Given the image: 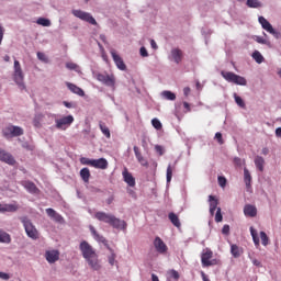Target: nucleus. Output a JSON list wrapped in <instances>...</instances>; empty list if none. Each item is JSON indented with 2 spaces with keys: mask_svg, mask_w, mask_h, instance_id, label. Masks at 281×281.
<instances>
[{
  "mask_svg": "<svg viewBox=\"0 0 281 281\" xmlns=\"http://www.w3.org/2000/svg\"><path fill=\"white\" fill-rule=\"evenodd\" d=\"M252 58L254 60H256V63H258V65H261V63H265V57L258 50H255L252 53Z\"/></svg>",
  "mask_w": 281,
  "mask_h": 281,
  "instance_id": "35",
  "label": "nucleus"
},
{
  "mask_svg": "<svg viewBox=\"0 0 281 281\" xmlns=\"http://www.w3.org/2000/svg\"><path fill=\"white\" fill-rule=\"evenodd\" d=\"M60 258V252L58 250H48L46 251V260L50 265H54V262H57V260Z\"/></svg>",
  "mask_w": 281,
  "mask_h": 281,
  "instance_id": "18",
  "label": "nucleus"
},
{
  "mask_svg": "<svg viewBox=\"0 0 281 281\" xmlns=\"http://www.w3.org/2000/svg\"><path fill=\"white\" fill-rule=\"evenodd\" d=\"M55 126L59 131H67L71 124H74V115H67L61 119L55 120Z\"/></svg>",
  "mask_w": 281,
  "mask_h": 281,
  "instance_id": "10",
  "label": "nucleus"
},
{
  "mask_svg": "<svg viewBox=\"0 0 281 281\" xmlns=\"http://www.w3.org/2000/svg\"><path fill=\"white\" fill-rule=\"evenodd\" d=\"M151 125L154 126V128H156V131H161V128H164L161 121H159L158 119H153Z\"/></svg>",
  "mask_w": 281,
  "mask_h": 281,
  "instance_id": "42",
  "label": "nucleus"
},
{
  "mask_svg": "<svg viewBox=\"0 0 281 281\" xmlns=\"http://www.w3.org/2000/svg\"><path fill=\"white\" fill-rule=\"evenodd\" d=\"M255 166L259 172H265V158H262V156H257L255 158Z\"/></svg>",
  "mask_w": 281,
  "mask_h": 281,
  "instance_id": "26",
  "label": "nucleus"
},
{
  "mask_svg": "<svg viewBox=\"0 0 281 281\" xmlns=\"http://www.w3.org/2000/svg\"><path fill=\"white\" fill-rule=\"evenodd\" d=\"M246 5L248 8H262V3L258 0H247Z\"/></svg>",
  "mask_w": 281,
  "mask_h": 281,
  "instance_id": "38",
  "label": "nucleus"
},
{
  "mask_svg": "<svg viewBox=\"0 0 281 281\" xmlns=\"http://www.w3.org/2000/svg\"><path fill=\"white\" fill-rule=\"evenodd\" d=\"M269 34H272L274 38H281V33L276 31L273 27H272V31H269Z\"/></svg>",
  "mask_w": 281,
  "mask_h": 281,
  "instance_id": "53",
  "label": "nucleus"
},
{
  "mask_svg": "<svg viewBox=\"0 0 281 281\" xmlns=\"http://www.w3.org/2000/svg\"><path fill=\"white\" fill-rule=\"evenodd\" d=\"M12 241V238L10 237V234L0 231V243H7L10 244Z\"/></svg>",
  "mask_w": 281,
  "mask_h": 281,
  "instance_id": "34",
  "label": "nucleus"
},
{
  "mask_svg": "<svg viewBox=\"0 0 281 281\" xmlns=\"http://www.w3.org/2000/svg\"><path fill=\"white\" fill-rule=\"evenodd\" d=\"M151 281H159V277H157V274L153 273Z\"/></svg>",
  "mask_w": 281,
  "mask_h": 281,
  "instance_id": "62",
  "label": "nucleus"
},
{
  "mask_svg": "<svg viewBox=\"0 0 281 281\" xmlns=\"http://www.w3.org/2000/svg\"><path fill=\"white\" fill-rule=\"evenodd\" d=\"M154 247L158 254H168V246L164 243L161 237H156L154 239Z\"/></svg>",
  "mask_w": 281,
  "mask_h": 281,
  "instance_id": "13",
  "label": "nucleus"
},
{
  "mask_svg": "<svg viewBox=\"0 0 281 281\" xmlns=\"http://www.w3.org/2000/svg\"><path fill=\"white\" fill-rule=\"evenodd\" d=\"M259 23L266 30V32L273 31V26L267 21V19H265V16H259Z\"/></svg>",
  "mask_w": 281,
  "mask_h": 281,
  "instance_id": "27",
  "label": "nucleus"
},
{
  "mask_svg": "<svg viewBox=\"0 0 281 281\" xmlns=\"http://www.w3.org/2000/svg\"><path fill=\"white\" fill-rule=\"evenodd\" d=\"M134 154L138 164H140V166H144L145 168H148V160L144 156H142V151H139V147L134 146Z\"/></svg>",
  "mask_w": 281,
  "mask_h": 281,
  "instance_id": "20",
  "label": "nucleus"
},
{
  "mask_svg": "<svg viewBox=\"0 0 281 281\" xmlns=\"http://www.w3.org/2000/svg\"><path fill=\"white\" fill-rule=\"evenodd\" d=\"M183 93H184V95H190V88H184L183 89Z\"/></svg>",
  "mask_w": 281,
  "mask_h": 281,
  "instance_id": "63",
  "label": "nucleus"
},
{
  "mask_svg": "<svg viewBox=\"0 0 281 281\" xmlns=\"http://www.w3.org/2000/svg\"><path fill=\"white\" fill-rule=\"evenodd\" d=\"M80 164L82 166H93V159L87 158V157H81L80 158Z\"/></svg>",
  "mask_w": 281,
  "mask_h": 281,
  "instance_id": "43",
  "label": "nucleus"
},
{
  "mask_svg": "<svg viewBox=\"0 0 281 281\" xmlns=\"http://www.w3.org/2000/svg\"><path fill=\"white\" fill-rule=\"evenodd\" d=\"M0 161H3L4 164H8L9 166H14V164H16L14 156H12V154L5 151V149H1V148H0Z\"/></svg>",
  "mask_w": 281,
  "mask_h": 281,
  "instance_id": "14",
  "label": "nucleus"
},
{
  "mask_svg": "<svg viewBox=\"0 0 281 281\" xmlns=\"http://www.w3.org/2000/svg\"><path fill=\"white\" fill-rule=\"evenodd\" d=\"M5 30L3 29V26H1L0 24V45L3 42V34H4Z\"/></svg>",
  "mask_w": 281,
  "mask_h": 281,
  "instance_id": "58",
  "label": "nucleus"
},
{
  "mask_svg": "<svg viewBox=\"0 0 281 281\" xmlns=\"http://www.w3.org/2000/svg\"><path fill=\"white\" fill-rule=\"evenodd\" d=\"M66 67H67V69H70L71 71H76V69H78V65L75 63H67Z\"/></svg>",
  "mask_w": 281,
  "mask_h": 281,
  "instance_id": "48",
  "label": "nucleus"
},
{
  "mask_svg": "<svg viewBox=\"0 0 281 281\" xmlns=\"http://www.w3.org/2000/svg\"><path fill=\"white\" fill-rule=\"evenodd\" d=\"M150 46L153 49H157V42H155V40H150Z\"/></svg>",
  "mask_w": 281,
  "mask_h": 281,
  "instance_id": "59",
  "label": "nucleus"
},
{
  "mask_svg": "<svg viewBox=\"0 0 281 281\" xmlns=\"http://www.w3.org/2000/svg\"><path fill=\"white\" fill-rule=\"evenodd\" d=\"M169 274H170V278H172L176 281L179 280L180 278L179 272H177V270H171Z\"/></svg>",
  "mask_w": 281,
  "mask_h": 281,
  "instance_id": "49",
  "label": "nucleus"
},
{
  "mask_svg": "<svg viewBox=\"0 0 281 281\" xmlns=\"http://www.w3.org/2000/svg\"><path fill=\"white\" fill-rule=\"evenodd\" d=\"M169 221L175 225V227H181V222L179 221V216L175 213H169Z\"/></svg>",
  "mask_w": 281,
  "mask_h": 281,
  "instance_id": "31",
  "label": "nucleus"
},
{
  "mask_svg": "<svg viewBox=\"0 0 281 281\" xmlns=\"http://www.w3.org/2000/svg\"><path fill=\"white\" fill-rule=\"evenodd\" d=\"M213 256H214V252L212 251V249L210 248L203 249L201 255L202 267H215L217 265H221L220 259H212Z\"/></svg>",
  "mask_w": 281,
  "mask_h": 281,
  "instance_id": "6",
  "label": "nucleus"
},
{
  "mask_svg": "<svg viewBox=\"0 0 281 281\" xmlns=\"http://www.w3.org/2000/svg\"><path fill=\"white\" fill-rule=\"evenodd\" d=\"M162 95H164V98H166V100H171V101L177 100V94H175V92H172V91L166 90L162 92Z\"/></svg>",
  "mask_w": 281,
  "mask_h": 281,
  "instance_id": "39",
  "label": "nucleus"
},
{
  "mask_svg": "<svg viewBox=\"0 0 281 281\" xmlns=\"http://www.w3.org/2000/svg\"><path fill=\"white\" fill-rule=\"evenodd\" d=\"M0 280L8 281V280H10V276L5 272H0Z\"/></svg>",
  "mask_w": 281,
  "mask_h": 281,
  "instance_id": "57",
  "label": "nucleus"
},
{
  "mask_svg": "<svg viewBox=\"0 0 281 281\" xmlns=\"http://www.w3.org/2000/svg\"><path fill=\"white\" fill-rule=\"evenodd\" d=\"M210 214L214 216V212L218 210V200L214 195L209 196Z\"/></svg>",
  "mask_w": 281,
  "mask_h": 281,
  "instance_id": "22",
  "label": "nucleus"
},
{
  "mask_svg": "<svg viewBox=\"0 0 281 281\" xmlns=\"http://www.w3.org/2000/svg\"><path fill=\"white\" fill-rule=\"evenodd\" d=\"M244 182L246 183L247 189L251 188V173L247 168H244Z\"/></svg>",
  "mask_w": 281,
  "mask_h": 281,
  "instance_id": "30",
  "label": "nucleus"
},
{
  "mask_svg": "<svg viewBox=\"0 0 281 281\" xmlns=\"http://www.w3.org/2000/svg\"><path fill=\"white\" fill-rule=\"evenodd\" d=\"M222 234L227 236L229 234V225L225 224L222 228Z\"/></svg>",
  "mask_w": 281,
  "mask_h": 281,
  "instance_id": "55",
  "label": "nucleus"
},
{
  "mask_svg": "<svg viewBox=\"0 0 281 281\" xmlns=\"http://www.w3.org/2000/svg\"><path fill=\"white\" fill-rule=\"evenodd\" d=\"M201 277L203 281H210V279L207 278V276L205 274V272H201Z\"/></svg>",
  "mask_w": 281,
  "mask_h": 281,
  "instance_id": "60",
  "label": "nucleus"
},
{
  "mask_svg": "<svg viewBox=\"0 0 281 281\" xmlns=\"http://www.w3.org/2000/svg\"><path fill=\"white\" fill-rule=\"evenodd\" d=\"M13 80L20 89H25V75L23 74V68H21V63L16 59L13 65Z\"/></svg>",
  "mask_w": 281,
  "mask_h": 281,
  "instance_id": "5",
  "label": "nucleus"
},
{
  "mask_svg": "<svg viewBox=\"0 0 281 281\" xmlns=\"http://www.w3.org/2000/svg\"><path fill=\"white\" fill-rule=\"evenodd\" d=\"M217 181H218V186H221V188H225V186H227V179H225V177H223V176H220L217 178Z\"/></svg>",
  "mask_w": 281,
  "mask_h": 281,
  "instance_id": "46",
  "label": "nucleus"
},
{
  "mask_svg": "<svg viewBox=\"0 0 281 281\" xmlns=\"http://www.w3.org/2000/svg\"><path fill=\"white\" fill-rule=\"evenodd\" d=\"M97 80L105 85V87H111L112 89L115 87V76L109 74H97Z\"/></svg>",
  "mask_w": 281,
  "mask_h": 281,
  "instance_id": "11",
  "label": "nucleus"
},
{
  "mask_svg": "<svg viewBox=\"0 0 281 281\" xmlns=\"http://www.w3.org/2000/svg\"><path fill=\"white\" fill-rule=\"evenodd\" d=\"M37 58L38 60H42V63H47V56L45 55V53L38 52Z\"/></svg>",
  "mask_w": 281,
  "mask_h": 281,
  "instance_id": "47",
  "label": "nucleus"
},
{
  "mask_svg": "<svg viewBox=\"0 0 281 281\" xmlns=\"http://www.w3.org/2000/svg\"><path fill=\"white\" fill-rule=\"evenodd\" d=\"M231 254L234 258H240V256L243 255V249L238 247V245L233 244L231 246Z\"/></svg>",
  "mask_w": 281,
  "mask_h": 281,
  "instance_id": "28",
  "label": "nucleus"
},
{
  "mask_svg": "<svg viewBox=\"0 0 281 281\" xmlns=\"http://www.w3.org/2000/svg\"><path fill=\"white\" fill-rule=\"evenodd\" d=\"M37 25H42L43 27H49L52 25V21L45 18H38L36 21Z\"/></svg>",
  "mask_w": 281,
  "mask_h": 281,
  "instance_id": "37",
  "label": "nucleus"
},
{
  "mask_svg": "<svg viewBox=\"0 0 281 281\" xmlns=\"http://www.w3.org/2000/svg\"><path fill=\"white\" fill-rule=\"evenodd\" d=\"M89 229H90L94 240H97L98 243H102L106 247V249L110 250L111 256L109 257V263L111 265V267H113V265H115V258H116L115 251H113L109 247V241L106 240V238H104V236L98 234V231H95V227L90 226Z\"/></svg>",
  "mask_w": 281,
  "mask_h": 281,
  "instance_id": "3",
  "label": "nucleus"
},
{
  "mask_svg": "<svg viewBox=\"0 0 281 281\" xmlns=\"http://www.w3.org/2000/svg\"><path fill=\"white\" fill-rule=\"evenodd\" d=\"M45 115L43 114H36L34 120H33V125L35 126V128H41V124L44 120Z\"/></svg>",
  "mask_w": 281,
  "mask_h": 281,
  "instance_id": "32",
  "label": "nucleus"
},
{
  "mask_svg": "<svg viewBox=\"0 0 281 281\" xmlns=\"http://www.w3.org/2000/svg\"><path fill=\"white\" fill-rule=\"evenodd\" d=\"M94 218H97V221H100L101 223H106L108 225H111V227H114V229H126V222L124 220L115 217V215L113 214L99 211L94 214Z\"/></svg>",
  "mask_w": 281,
  "mask_h": 281,
  "instance_id": "2",
  "label": "nucleus"
},
{
  "mask_svg": "<svg viewBox=\"0 0 281 281\" xmlns=\"http://www.w3.org/2000/svg\"><path fill=\"white\" fill-rule=\"evenodd\" d=\"M67 88L71 93H76V95H80V98H85V90L82 88L71 83V82H66Z\"/></svg>",
  "mask_w": 281,
  "mask_h": 281,
  "instance_id": "21",
  "label": "nucleus"
},
{
  "mask_svg": "<svg viewBox=\"0 0 281 281\" xmlns=\"http://www.w3.org/2000/svg\"><path fill=\"white\" fill-rule=\"evenodd\" d=\"M23 187L31 194H38V188L36 187V184H34V182H32V181H24L23 182Z\"/></svg>",
  "mask_w": 281,
  "mask_h": 281,
  "instance_id": "24",
  "label": "nucleus"
},
{
  "mask_svg": "<svg viewBox=\"0 0 281 281\" xmlns=\"http://www.w3.org/2000/svg\"><path fill=\"white\" fill-rule=\"evenodd\" d=\"M19 210V205L16 204H1L0 203V212L3 214L5 212H16Z\"/></svg>",
  "mask_w": 281,
  "mask_h": 281,
  "instance_id": "25",
  "label": "nucleus"
},
{
  "mask_svg": "<svg viewBox=\"0 0 281 281\" xmlns=\"http://www.w3.org/2000/svg\"><path fill=\"white\" fill-rule=\"evenodd\" d=\"M110 54H111L117 69H120L121 71H126V64H124V59H122V57L120 55H117V52H115V49H111Z\"/></svg>",
  "mask_w": 281,
  "mask_h": 281,
  "instance_id": "12",
  "label": "nucleus"
},
{
  "mask_svg": "<svg viewBox=\"0 0 281 281\" xmlns=\"http://www.w3.org/2000/svg\"><path fill=\"white\" fill-rule=\"evenodd\" d=\"M172 181V166L167 167V183H170Z\"/></svg>",
  "mask_w": 281,
  "mask_h": 281,
  "instance_id": "44",
  "label": "nucleus"
},
{
  "mask_svg": "<svg viewBox=\"0 0 281 281\" xmlns=\"http://www.w3.org/2000/svg\"><path fill=\"white\" fill-rule=\"evenodd\" d=\"M74 16L80 19L81 21H86V23H90V25H98V21L95 18L91 15V13L85 12L82 10H72Z\"/></svg>",
  "mask_w": 281,
  "mask_h": 281,
  "instance_id": "9",
  "label": "nucleus"
},
{
  "mask_svg": "<svg viewBox=\"0 0 281 281\" xmlns=\"http://www.w3.org/2000/svg\"><path fill=\"white\" fill-rule=\"evenodd\" d=\"M99 127H100V131L103 133L104 136L108 137V139L111 138V131L109 130L108 126L104 125V123L100 122L99 123Z\"/></svg>",
  "mask_w": 281,
  "mask_h": 281,
  "instance_id": "36",
  "label": "nucleus"
},
{
  "mask_svg": "<svg viewBox=\"0 0 281 281\" xmlns=\"http://www.w3.org/2000/svg\"><path fill=\"white\" fill-rule=\"evenodd\" d=\"M92 168H97L99 170H106V168H109V161L105 158L93 159Z\"/></svg>",
  "mask_w": 281,
  "mask_h": 281,
  "instance_id": "16",
  "label": "nucleus"
},
{
  "mask_svg": "<svg viewBox=\"0 0 281 281\" xmlns=\"http://www.w3.org/2000/svg\"><path fill=\"white\" fill-rule=\"evenodd\" d=\"M256 42L260 43V45H267V40H265L263 37H260V36L256 37Z\"/></svg>",
  "mask_w": 281,
  "mask_h": 281,
  "instance_id": "56",
  "label": "nucleus"
},
{
  "mask_svg": "<svg viewBox=\"0 0 281 281\" xmlns=\"http://www.w3.org/2000/svg\"><path fill=\"white\" fill-rule=\"evenodd\" d=\"M250 234L255 243V247H260V238L258 237V233L256 229H254V227H250Z\"/></svg>",
  "mask_w": 281,
  "mask_h": 281,
  "instance_id": "33",
  "label": "nucleus"
},
{
  "mask_svg": "<svg viewBox=\"0 0 281 281\" xmlns=\"http://www.w3.org/2000/svg\"><path fill=\"white\" fill-rule=\"evenodd\" d=\"M155 150H156V153L159 154L160 157L164 156L165 150H164V147L161 145H156Z\"/></svg>",
  "mask_w": 281,
  "mask_h": 281,
  "instance_id": "50",
  "label": "nucleus"
},
{
  "mask_svg": "<svg viewBox=\"0 0 281 281\" xmlns=\"http://www.w3.org/2000/svg\"><path fill=\"white\" fill-rule=\"evenodd\" d=\"M244 214H245V216H249L250 218H255V216H258V209H256V205L246 204L244 206Z\"/></svg>",
  "mask_w": 281,
  "mask_h": 281,
  "instance_id": "17",
  "label": "nucleus"
},
{
  "mask_svg": "<svg viewBox=\"0 0 281 281\" xmlns=\"http://www.w3.org/2000/svg\"><path fill=\"white\" fill-rule=\"evenodd\" d=\"M221 76L226 80V82H232L239 87H247V79L243 76L236 75L235 72L222 70Z\"/></svg>",
  "mask_w": 281,
  "mask_h": 281,
  "instance_id": "4",
  "label": "nucleus"
},
{
  "mask_svg": "<svg viewBox=\"0 0 281 281\" xmlns=\"http://www.w3.org/2000/svg\"><path fill=\"white\" fill-rule=\"evenodd\" d=\"M171 58L177 65H179L183 60V50L180 48L171 49Z\"/></svg>",
  "mask_w": 281,
  "mask_h": 281,
  "instance_id": "19",
  "label": "nucleus"
},
{
  "mask_svg": "<svg viewBox=\"0 0 281 281\" xmlns=\"http://www.w3.org/2000/svg\"><path fill=\"white\" fill-rule=\"evenodd\" d=\"M215 139H217L218 144L223 145L225 142L223 140V134L221 132H217L215 134Z\"/></svg>",
  "mask_w": 281,
  "mask_h": 281,
  "instance_id": "51",
  "label": "nucleus"
},
{
  "mask_svg": "<svg viewBox=\"0 0 281 281\" xmlns=\"http://www.w3.org/2000/svg\"><path fill=\"white\" fill-rule=\"evenodd\" d=\"M234 99H235L237 106H240V109H245L246 104H245V101L243 100V98L238 97L237 93H234Z\"/></svg>",
  "mask_w": 281,
  "mask_h": 281,
  "instance_id": "40",
  "label": "nucleus"
},
{
  "mask_svg": "<svg viewBox=\"0 0 281 281\" xmlns=\"http://www.w3.org/2000/svg\"><path fill=\"white\" fill-rule=\"evenodd\" d=\"M260 238H261V245H263V247H267V245H269V236H267V233L261 231Z\"/></svg>",
  "mask_w": 281,
  "mask_h": 281,
  "instance_id": "41",
  "label": "nucleus"
},
{
  "mask_svg": "<svg viewBox=\"0 0 281 281\" xmlns=\"http://www.w3.org/2000/svg\"><path fill=\"white\" fill-rule=\"evenodd\" d=\"M139 54L140 56H143V58H148V50L146 49V47H140Z\"/></svg>",
  "mask_w": 281,
  "mask_h": 281,
  "instance_id": "52",
  "label": "nucleus"
},
{
  "mask_svg": "<svg viewBox=\"0 0 281 281\" xmlns=\"http://www.w3.org/2000/svg\"><path fill=\"white\" fill-rule=\"evenodd\" d=\"M276 135H277V137H281V127H278L276 130Z\"/></svg>",
  "mask_w": 281,
  "mask_h": 281,
  "instance_id": "61",
  "label": "nucleus"
},
{
  "mask_svg": "<svg viewBox=\"0 0 281 281\" xmlns=\"http://www.w3.org/2000/svg\"><path fill=\"white\" fill-rule=\"evenodd\" d=\"M215 222L222 223L223 222V214L221 213V207H217V211L215 213Z\"/></svg>",
  "mask_w": 281,
  "mask_h": 281,
  "instance_id": "45",
  "label": "nucleus"
},
{
  "mask_svg": "<svg viewBox=\"0 0 281 281\" xmlns=\"http://www.w3.org/2000/svg\"><path fill=\"white\" fill-rule=\"evenodd\" d=\"M261 154L269 155V148L267 147L262 148Z\"/></svg>",
  "mask_w": 281,
  "mask_h": 281,
  "instance_id": "64",
  "label": "nucleus"
},
{
  "mask_svg": "<svg viewBox=\"0 0 281 281\" xmlns=\"http://www.w3.org/2000/svg\"><path fill=\"white\" fill-rule=\"evenodd\" d=\"M80 177L85 183H89V179H91V171L89 168H82L80 170Z\"/></svg>",
  "mask_w": 281,
  "mask_h": 281,
  "instance_id": "29",
  "label": "nucleus"
},
{
  "mask_svg": "<svg viewBox=\"0 0 281 281\" xmlns=\"http://www.w3.org/2000/svg\"><path fill=\"white\" fill-rule=\"evenodd\" d=\"M122 175L125 183H127L130 188H135V177H133V173H131L127 168H124Z\"/></svg>",
  "mask_w": 281,
  "mask_h": 281,
  "instance_id": "15",
  "label": "nucleus"
},
{
  "mask_svg": "<svg viewBox=\"0 0 281 281\" xmlns=\"http://www.w3.org/2000/svg\"><path fill=\"white\" fill-rule=\"evenodd\" d=\"M23 130L20 126L9 125L2 130V135L5 139H12V137H21Z\"/></svg>",
  "mask_w": 281,
  "mask_h": 281,
  "instance_id": "8",
  "label": "nucleus"
},
{
  "mask_svg": "<svg viewBox=\"0 0 281 281\" xmlns=\"http://www.w3.org/2000/svg\"><path fill=\"white\" fill-rule=\"evenodd\" d=\"M20 221L23 224V227L29 238H32L33 240H37L38 229H36V226L32 224V221H30V218H27L26 216L21 217Z\"/></svg>",
  "mask_w": 281,
  "mask_h": 281,
  "instance_id": "7",
  "label": "nucleus"
},
{
  "mask_svg": "<svg viewBox=\"0 0 281 281\" xmlns=\"http://www.w3.org/2000/svg\"><path fill=\"white\" fill-rule=\"evenodd\" d=\"M46 214L50 218H54L56 223H63L65 221L63 215L58 214L54 209H46Z\"/></svg>",
  "mask_w": 281,
  "mask_h": 281,
  "instance_id": "23",
  "label": "nucleus"
},
{
  "mask_svg": "<svg viewBox=\"0 0 281 281\" xmlns=\"http://www.w3.org/2000/svg\"><path fill=\"white\" fill-rule=\"evenodd\" d=\"M234 164H235V166H238L240 168V166H243V164H244V160L238 157H235Z\"/></svg>",
  "mask_w": 281,
  "mask_h": 281,
  "instance_id": "54",
  "label": "nucleus"
},
{
  "mask_svg": "<svg viewBox=\"0 0 281 281\" xmlns=\"http://www.w3.org/2000/svg\"><path fill=\"white\" fill-rule=\"evenodd\" d=\"M79 249L82 254V257L93 271H100V269H102V266H100V260L98 259V254L88 241H81L79 245Z\"/></svg>",
  "mask_w": 281,
  "mask_h": 281,
  "instance_id": "1",
  "label": "nucleus"
}]
</instances>
